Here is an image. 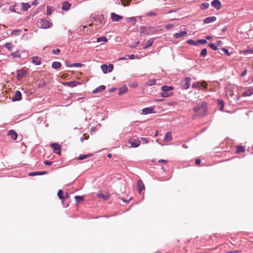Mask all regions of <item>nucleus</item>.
<instances>
[{
  "mask_svg": "<svg viewBox=\"0 0 253 253\" xmlns=\"http://www.w3.org/2000/svg\"><path fill=\"white\" fill-rule=\"evenodd\" d=\"M207 50L206 48H204L202 50L200 55L202 57H205L207 55Z\"/></svg>",
  "mask_w": 253,
  "mask_h": 253,
  "instance_id": "nucleus-42",
  "label": "nucleus"
},
{
  "mask_svg": "<svg viewBox=\"0 0 253 253\" xmlns=\"http://www.w3.org/2000/svg\"><path fill=\"white\" fill-rule=\"evenodd\" d=\"M218 104L220 106V110L222 111L224 107V102L222 100H218Z\"/></svg>",
  "mask_w": 253,
  "mask_h": 253,
  "instance_id": "nucleus-40",
  "label": "nucleus"
},
{
  "mask_svg": "<svg viewBox=\"0 0 253 253\" xmlns=\"http://www.w3.org/2000/svg\"><path fill=\"white\" fill-rule=\"evenodd\" d=\"M92 155L91 154H88L82 155V156H80V157H79L78 158V160H84V159H85L86 158L91 157H92Z\"/></svg>",
  "mask_w": 253,
  "mask_h": 253,
  "instance_id": "nucleus-27",
  "label": "nucleus"
},
{
  "mask_svg": "<svg viewBox=\"0 0 253 253\" xmlns=\"http://www.w3.org/2000/svg\"><path fill=\"white\" fill-rule=\"evenodd\" d=\"M191 78L190 77H186L184 80L181 82L182 88L184 89H187L190 85Z\"/></svg>",
  "mask_w": 253,
  "mask_h": 253,
  "instance_id": "nucleus-3",
  "label": "nucleus"
},
{
  "mask_svg": "<svg viewBox=\"0 0 253 253\" xmlns=\"http://www.w3.org/2000/svg\"><path fill=\"white\" fill-rule=\"evenodd\" d=\"M53 163L52 162H49V161H45V162H44V164L46 165H52Z\"/></svg>",
  "mask_w": 253,
  "mask_h": 253,
  "instance_id": "nucleus-54",
  "label": "nucleus"
},
{
  "mask_svg": "<svg viewBox=\"0 0 253 253\" xmlns=\"http://www.w3.org/2000/svg\"><path fill=\"white\" fill-rule=\"evenodd\" d=\"M89 138V135L87 133H84L83 137L80 138L82 142H83L84 140H86Z\"/></svg>",
  "mask_w": 253,
  "mask_h": 253,
  "instance_id": "nucleus-39",
  "label": "nucleus"
},
{
  "mask_svg": "<svg viewBox=\"0 0 253 253\" xmlns=\"http://www.w3.org/2000/svg\"><path fill=\"white\" fill-rule=\"evenodd\" d=\"M134 58H135V56L133 54H131V55H129V58L130 59H134Z\"/></svg>",
  "mask_w": 253,
  "mask_h": 253,
  "instance_id": "nucleus-62",
  "label": "nucleus"
},
{
  "mask_svg": "<svg viewBox=\"0 0 253 253\" xmlns=\"http://www.w3.org/2000/svg\"><path fill=\"white\" fill-rule=\"evenodd\" d=\"M156 111H155V109L153 107H147L142 109L141 114L142 115H147L150 114H154L155 113Z\"/></svg>",
  "mask_w": 253,
  "mask_h": 253,
  "instance_id": "nucleus-5",
  "label": "nucleus"
},
{
  "mask_svg": "<svg viewBox=\"0 0 253 253\" xmlns=\"http://www.w3.org/2000/svg\"><path fill=\"white\" fill-rule=\"evenodd\" d=\"M211 5L217 10H219L221 8V3L218 0H213L211 3Z\"/></svg>",
  "mask_w": 253,
  "mask_h": 253,
  "instance_id": "nucleus-13",
  "label": "nucleus"
},
{
  "mask_svg": "<svg viewBox=\"0 0 253 253\" xmlns=\"http://www.w3.org/2000/svg\"><path fill=\"white\" fill-rule=\"evenodd\" d=\"M139 32L141 34H144L145 35L148 34L147 28L145 26H141L139 28Z\"/></svg>",
  "mask_w": 253,
  "mask_h": 253,
  "instance_id": "nucleus-26",
  "label": "nucleus"
},
{
  "mask_svg": "<svg viewBox=\"0 0 253 253\" xmlns=\"http://www.w3.org/2000/svg\"><path fill=\"white\" fill-rule=\"evenodd\" d=\"M197 42L198 43L205 44L207 42V41H206V40H205V39H201V40L197 41Z\"/></svg>",
  "mask_w": 253,
  "mask_h": 253,
  "instance_id": "nucleus-45",
  "label": "nucleus"
},
{
  "mask_svg": "<svg viewBox=\"0 0 253 253\" xmlns=\"http://www.w3.org/2000/svg\"><path fill=\"white\" fill-rule=\"evenodd\" d=\"M7 135L9 136L13 140H15L18 136L17 133L14 130H9L7 133Z\"/></svg>",
  "mask_w": 253,
  "mask_h": 253,
  "instance_id": "nucleus-12",
  "label": "nucleus"
},
{
  "mask_svg": "<svg viewBox=\"0 0 253 253\" xmlns=\"http://www.w3.org/2000/svg\"><path fill=\"white\" fill-rule=\"evenodd\" d=\"M21 33V30L19 29L14 30L11 33V36H19Z\"/></svg>",
  "mask_w": 253,
  "mask_h": 253,
  "instance_id": "nucleus-32",
  "label": "nucleus"
},
{
  "mask_svg": "<svg viewBox=\"0 0 253 253\" xmlns=\"http://www.w3.org/2000/svg\"><path fill=\"white\" fill-rule=\"evenodd\" d=\"M187 42L190 44L192 45H196L197 43H198L197 42L196 43L193 40H189V41H188Z\"/></svg>",
  "mask_w": 253,
  "mask_h": 253,
  "instance_id": "nucleus-50",
  "label": "nucleus"
},
{
  "mask_svg": "<svg viewBox=\"0 0 253 253\" xmlns=\"http://www.w3.org/2000/svg\"><path fill=\"white\" fill-rule=\"evenodd\" d=\"M127 91V87L126 86H123L119 88V95H122Z\"/></svg>",
  "mask_w": 253,
  "mask_h": 253,
  "instance_id": "nucleus-24",
  "label": "nucleus"
},
{
  "mask_svg": "<svg viewBox=\"0 0 253 253\" xmlns=\"http://www.w3.org/2000/svg\"><path fill=\"white\" fill-rule=\"evenodd\" d=\"M226 94L227 95H230V96H232V95H233V92L231 91V90L230 89H228V88L227 89L226 91Z\"/></svg>",
  "mask_w": 253,
  "mask_h": 253,
  "instance_id": "nucleus-49",
  "label": "nucleus"
},
{
  "mask_svg": "<svg viewBox=\"0 0 253 253\" xmlns=\"http://www.w3.org/2000/svg\"><path fill=\"white\" fill-rule=\"evenodd\" d=\"M210 47L213 50H215L217 49V47L213 43H210L209 45Z\"/></svg>",
  "mask_w": 253,
  "mask_h": 253,
  "instance_id": "nucleus-47",
  "label": "nucleus"
},
{
  "mask_svg": "<svg viewBox=\"0 0 253 253\" xmlns=\"http://www.w3.org/2000/svg\"><path fill=\"white\" fill-rule=\"evenodd\" d=\"M174 27V25L173 24H167L166 26H165V28L167 29H171L172 28H173Z\"/></svg>",
  "mask_w": 253,
  "mask_h": 253,
  "instance_id": "nucleus-46",
  "label": "nucleus"
},
{
  "mask_svg": "<svg viewBox=\"0 0 253 253\" xmlns=\"http://www.w3.org/2000/svg\"><path fill=\"white\" fill-rule=\"evenodd\" d=\"M111 18L114 22H118L121 20L123 17L121 15H118L114 12L111 13Z\"/></svg>",
  "mask_w": 253,
  "mask_h": 253,
  "instance_id": "nucleus-9",
  "label": "nucleus"
},
{
  "mask_svg": "<svg viewBox=\"0 0 253 253\" xmlns=\"http://www.w3.org/2000/svg\"><path fill=\"white\" fill-rule=\"evenodd\" d=\"M41 27L43 29H47L50 28L51 25L52 23L49 22L47 20H41Z\"/></svg>",
  "mask_w": 253,
  "mask_h": 253,
  "instance_id": "nucleus-6",
  "label": "nucleus"
},
{
  "mask_svg": "<svg viewBox=\"0 0 253 253\" xmlns=\"http://www.w3.org/2000/svg\"><path fill=\"white\" fill-rule=\"evenodd\" d=\"M236 148V153L244 152L245 151V148L242 146H238Z\"/></svg>",
  "mask_w": 253,
  "mask_h": 253,
  "instance_id": "nucleus-31",
  "label": "nucleus"
},
{
  "mask_svg": "<svg viewBox=\"0 0 253 253\" xmlns=\"http://www.w3.org/2000/svg\"><path fill=\"white\" fill-rule=\"evenodd\" d=\"M82 64L80 63L72 64V67H81Z\"/></svg>",
  "mask_w": 253,
  "mask_h": 253,
  "instance_id": "nucleus-53",
  "label": "nucleus"
},
{
  "mask_svg": "<svg viewBox=\"0 0 253 253\" xmlns=\"http://www.w3.org/2000/svg\"><path fill=\"white\" fill-rule=\"evenodd\" d=\"M153 40H152V39H150L149 40H148L147 42H146V46L144 47V48H146L148 47H150L153 44Z\"/></svg>",
  "mask_w": 253,
  "mask_h": 253,
  "instance_id": "nucleus-35",
  "label": "nucleus"
},
{
  "mask_svg": "<svg viewBox=\"0 0 253 253\" xmlns=\"http://www.w3.org/2000/svg\"><path fill=\"white\" fill-rule=\"evenodd\" d=\"M113 65L110 64L108 67V68H109L108 72H111L113 70Z\"/></svg>",
  "mask_w": 253,
  "mask_h": 253,
  "instance_id": "nucleus-56",
  "label": "nucleus"
},
{
  "mask_svg": "<svg viewBox=\"0 0 253 253\" xmlns=\"http://www.w3.org/2000/svg\"><path fill=\"white\" fill-rule=\"evenodd\" d=\"M21 93L20 91L17 90L14 95L12 97V100L13 101H19L21 99Z\"/></svg>",
  "mask_w": 253,
  "mask_h": 253,
  "instance_id": "nucleus-10",
  "label": "nucleus"
},
{
  "mask_svg": "<svg viewBox=\"0 0 253 253\" xmlns=\"http://www.w3.org/2000/svg\"><path fill=\"white\" fill-rule=\"evenodd\" d=\"M102 71L104 73H106L108 71V67L107 65L104 64L101 66Z\"/></svg>",
  "mask_w": 253,
  "mask_h": 253,
  "instance_id": "nucleus-34",
  "label": "nucleus"
},
{
  "mask_svg": "<svg viewBox=\"0 0 253 253\" xmlns=\"http://www.w3.org/2000/svg\"><path fill=\"white\" fill-rule=\"evenodd\" d=\"M187 33L186 31H181L179 33L175 34L174 36L175 38L179 39L187 35Z\"/></svg>",
  "mask_w": 253,
  "mask_h": 253,
  "instance_id": "nucleus-20",
  "label": "nucleus"
},
{
  "mask_svg": "<svg viewBox=\"0 0 253 253\" xmlns=\"http://www.w3.org/2000/svg\"><path fill=\"white\" fill-rule=\"evenodd\" d=\"M98 18L99 19L100 21H101L104 19V16L102 15H101L98 17Z\"/></svg>",
  "mask_w": 253,
  "mask_h": 253,
  "instance_id": "nucleus-61",
  "label": "nucleus"
},
{
  "mask_svg": "<svg viewBox=\"0 0 253 253\" xmlns=\"http://www.w3.org/2000/svg\"><path fill=\"white\" fill-rule=\"evenodd\" d=\"M216 18L215 16L209 17L205 18L204 20V23L205 24L210 23L211 22L215 21L216 20Z\"/></svg>",
  "mask_w": 253,
  "mask_h": 253,
  "instance_id": "nucleus-14",
  "label": "nucleus"
},
{
  "mask_svg": "<svg viewBox=\"0 0 253 253\" xmlns=\"http://www.w3.org/2000/svg\"><path fill=\"white\" fill-rule=\"evenodd\" d=\"M155 84H156V80H150L147 83V84L148 86H151V85H154Z\"/></svg>",
  "mask_w": 253,
  "mask_h": 253,
  "instance_id": "nucleus-41",
  "label": "nucleus"
},
{
  "mask_svg": "<svg viewBox=\"0 0 253 253\" xmlns=\"http://www.w3.org/2000/svg\"><path fill=\"white\" fill-rule=\"evenodd\" d=\"M145 188L143 182L141 180H139L137 181V189L139 193Z\"/></svg>",
  "mask_w": 253,
  "mask_h": 253,
  "instance_id": "nucleus-15",
  "label": "nucleus"
},
{
  "mask_svg": "<svg viewBox=\"0 0 253 253\" xmlns=\"http://www.w3.org/2000/svg\"><path fill=\"white\" fill-rule=\"evenodd\" d=\"M128 142L132 147H137L140 144V141L138 139H131Z\"/></svg>",
  "mask_w": 253,
  "mask_h": 253,
  "instance_id": "nucleus-8",
  "label": "nucleus"
},
{
  "mask_svg": "<svg viewBox=\"0 0 253 253\" xmlns=\"http://www.w3.org/2000/svg\"><path fill=\"white\" fill-rule=\"evenodd\" d=\"M97 196L99 198H101L104 199V200H107L109 198V195L107 194H103L102 193H99L97 194Z\"/></svg>",
  "mask_w": 253,
  "mask_h": 253,
  "instance_id": "nucleus-21",
  "label": "nucleus"
},
{
  "mask_svg": "<svg viewBox=\"0 0 253 253\" xmlns=\"http://www.w3.org/2000/svg\"><path fill=\"white\" fill-rule=\"evenodd\" d=\"M65 65L68 67H72V64H71L69 61H66L65 62Z\"/></svg>",
  "mask_w": 253,
  "mask_h": 253,
  "instance_id": "nucleus-55",
  "label": "nucleus"
},
{
  "mask_svg": "<svg viewBox=\"0 0 253 253\" xmlns=\"http://www.w3.org/2000/svg\"><path fill=\"white\" fill-rule=\"evenodd\" d=\"M247 69L244 70L243 71V72L241 73V76L243 77L245 76L247 74Z\"/></svg>",
  "mask_w": 253,
  "mask_h": 253,
  "instance_id": "nucleus-59",
  "label": "nucleus"
},
{
  "mask_svg": "<svg viewBox=\"0 0 253 253\" xmlns=\"http://www.w3.org/2000/svg\"><path fill=\"white\" fill-rule=\"evenodd\" d=\"M173 87L172 86H163L161 88L163 92L161 93V96L164 97H167L171 95V93L168 92L169 91L173 89Z\"/></svg>",
  "mask_w": 253,
  "mask_h": 253,
  "instance_id": "nucleus-2",
  "label": "nucleus"
},
{
  "mask_svg": "<svg viewBox=\"0 0 253 253\" xmlns=\"http://www.w3.org/2000/svg\"><path fill=\"white\" fill-rule=\"evenodd\" d=\"M51 8L49 6H47V14L48 15H50L51 14Z\"/></svg>",
  "mask_w": 253,
  "mask_h": 253,
  "instance_id": "nucleus-48",
  "label": "nucleus"
},
{
  "mask_svg": "<svg viewBox=\"0 0 253 253\" xmlns=\"http://www.w3.org/2000/svg\"><path fill=\"white\" fill-rule=\"evenodd\" d=\"M11 55L14 57H20V53L18 51H15L11 53Z\"/></svg>",
  "mask_w": 253,
  "mask_h": 253,
  "instance_id": "nucleus-44",
  "label": "nucleus"
},
{
  "mask_svg": "<svg viewBox=\"0 0 253 253\" xmlns=\"http://www.w3.org/2000/svg\"><path fill=\"white\" fill-rule=\"evenodd\" d=\"M158 162L160 163H163L165 164H167L168 162V161L167 160H163V159L159 160Z\"/></svg>",
  "mask_w": 253,
  "mask_h": 253,
  "instance_id": "nucleus-58",
  "label": "nucleus"
},
{
  "mask_svg": "<svg viewBox=\"0 0 253 253\" xmlns=\"http://www.w3.org/2000/svg\"><path fill=\"white\" fill-rule=\"evenodd\" d=\"M64 85H66L69 86H75L77 85V84H78V83L76 81H73V82H64L63 84Z\"/></svg>",
  "mask_w": 253,
  "mask_h": 253,
  "instance_id": "nucleus-23",
  "label": "nucleus"
},
{
  "mask_svg": "<svg viewBox=\"0 0 253 253\" xmlns=\"http://www.w3.org/2000/svg\"><path fill=\"white\" fill-rule=\"evenodd\" d=\"M107 41H108V40L105 37H101L98 38L97 39V42H107Z\"/></svg>",
  "mask_w": 253,
  "mask_h": 253,
  "instance_id": "nucleus-37",
  "label": "nucleus"
},
{
  "mask_svg": "<svg viewBox=\"0 0 253 253\" xmlns=\"http://www.w3.org/2000/svg\"><path fill=\"white\" fill-rule=\"evenodd\" d=\"M46 173V171H42L40 172H31L29 173V175L30 176H33V175H42Z\"/></svg>",
  "mask_w": 253,
  "mask_h": 253,
  "instance_id": "nucleus-30",
  "label": "nucleus"
},
{
  "mask_svg": "<svg viewBox=\"0 0 253 253\" xmlns=\"http://www.w3.org/2000/svg\"><path fill=\"white\" fill-rule=\"evenodd\" d=\"M147 15L150 16H154L156 15V13L154 12H149L148 14H147Z\"/></svg>",
  "mask_w": 253,
  "mask_h": 253,
  "instance_id": "nucleus-57",
  "label": "nucleus"
},
{
  "mask_svg": "<svg viewBox=\"0 0 253 253\" xmlns=\"http://www.w3.org/2000/svg\"><path fill=\"white\" fill-rule=\"evenodd\" d=\"M75 199H76V202L77 203L80 202V201H82L84 200V198L82 196H76L75 197Z\"/></svg>",
  "mask_w": 253,
  "mask_h": 253,
  "instance_id": "nucleus-43",
  "label": "nucleus"
},
{
  "mask_svg": "<svg viewBox=\"0 0 253 253\" xmlns=\"http://www.w3.org/2000/svg\"><path fill=\"white\" fill-rule=\"evenodd\" d=\"M71 6V4L68 2H64L62 4V9L63 10L67 11L69 9Z\"/></svg>",
  "mask_w": 253,
  "mask_h": 253,
  "instance_id": "nucleus-22",
  "label": "nucleus"
},
{
  "mask_svg": "<svg viewBox=\"0 0 253 253\" xmlns=\"http://www.w3.org/2000/svg\"><path fill=\"white\" fill-rule=\"evenodd\" d=\"M22 10L23 11H26L31 7V5L28 3H22Z\"/></svg>",
  "mask_w": 253,
  "mask_h": 253,
  "instance_id": "nucleus-25",
  "label": "nucleus"
},
{
  "mask_svg": "<svg viewBox=\"0 0 253 253\" xmlns=\"http://www.w3.org/2000/svg\"><path fill=\"white\" fill-rule=\"evenodd\" d=\"M209 6V4L207 2H204L201 6V8L203 10L207 9Z\"/></svg>",
  "mask_w": 253,
  "mask_h": 253,
  "instance_id": "nucleus-36",
  "label": "nucleus"
},
{
  "mask_svg": "<svg viewBox=\"0 0 253 253\" xmlns=\"http://www.w3.org/2000/svg\"><path fill=\"white\" fill-rule=\"evenodd\" d=\"M137 86V84H136V83H133V84H132V85H131V86H132V87H136Z\"/></svg>",
  "mask_w": 253,
  "mask_h": 253,
  "instance_id": "nucleus-63",
  "label": "nucleus"
},
{
  "mask_svg": "<svg viewBox=\"0 0 253 253\" xmlns=\"http://www.w3.org/2000/svg\"><path fill=\"white\" fill-rule=\"evenodd\" d=\"M106 88V86L105 85H102L98 87H97L96 89H95L92 92L93 93H96L98 92H100L104 90H105Z\"/></svg>",
  "mask_w": 253,
  "mask_h": 253,
  "instance_id": "nucleus-16",
  "label": "nucleus"
},
{
  "mask_svg": "<svg viewBox=\"0 0 253 253\" xmlns=\"http://www.w3.org/2000/svg\"><path fill=\"white\" fill-rule=\"evenodd\" d=\"M27 72L24 70H19L17 71V79L18 80H20L26 74Z\"/></svg>",
  "mask_w": 253,
  "mask_h": 253,
  "instance_id": "nucleus-11",
  "label": "nucleus"
},
{
  "mask_svg": "<svg viewBox=\"0 0 253 253\" xmlns=\"http://www.w3.org/2000/svg\"><path fill=\"white\" fill-rule=\"evenodd\" d=\"M193 117H199L204 116L207 115V105L205 102H201L194 107Z\"/></svg>",
  "mask_w": 253,
  "mask_h": 253,
  "instance_id": "nucleus-1",
  "label": "nucleus"
},
{
  "mask_svg": "<svg viewBox=\"0 0 253 253\" xmlns=\"http://www.w3.org/2000/svg\"><path fill=\"white\" fill-rule=\"evenodd\" d=\"M222 50L223 51L224 54H226L228 56H230V54L228 50L226 48H222Z\"/></svg>",
  "mask_w": 253,
  "mask_h": 253,
  "instance_id": "nucleus-51",
  "label": "nucleus"
},
{
  "mask_svg": "<svg viewBox=\"0 0 253 253\" xmlns=\"http://www.w3.org/2000/svg\"><path fill=\"white\" fill-rule=\"evenodd\" d=\"M126 21L128 23L131 22L133 25L135 24L136 22V19L134 17H129L127 18Z\"/></svg>",
  "mask_w": 253,
  "mask_h": 253,
  "instance_id": "nucleus-33",
  "label": "nucleus"
},
{
  "mask_svg": "<svg viewBox=\"0 0 253 253\" xmlns=\"http://www.w3.org/2000/svg\"><path fill=\"white\" fill-rule=\"evenodd\" d=\"M172 139V136L171 132H168L165 134V137L164 138V141L165 142H169Z\"/></svg>",
  "mask_w": 253,
  "mask_h": 253,
  "instance_id": "nucleus-19",
  "label": "nucleus"
},
{
  "mask_svg": "<svg viewBox=\"0 0 253 253\" xmlns=\"http://www.w3.org/2000/svg\"><path fill=\"white\" fill-rule=\"evenodd\" d=\"M192 88H200L201 87L203 88H206L207 87V84L205 82H202L200 83V82H197L193 84Z\"/></svg>",
  "mask_w": 253,
  "mask_h": 253,
  "instance_id": "nucleus-4",
  "label": "nucleus"
},
{
  "mask_svg": "<svg viewBox=\"0 0 253 253\" xmlns=\"http://www.w3.org/2000/svg\"><path fill=\"white\" fill-rule=\"evenodd\" d=\"M253 94V88H250L248 90L245 91L243 94V96H250Z\"/></svg>",
  "mask_w": 253,
  "mask_h": 253,
  "instance_id": "nucleus-18",
  "label": "nucleus"
},
{
  "mask_svg": "<svg viewBox=\"0 0 253 253\" xmlns=\"http://www.w3.org/2000/svg\"><path fill=\"white\" fill-rule=\"evenodd\" d=\"M57 195L61 200H65V198L64 196L63 192L62 190L60 189L58 191Z\"/></svg>",
  "mask_w": 253,
  "mask_h": 253,
  "instance_id": "nucleus-29",
  "label": "nucleus"
},
{
  "mask_svg": "<svg viewBox=\"0 0 253 253\" xmlns=\"http://www.w3.org/2000/svg\"><path fill=\"white\" fill-rule=\"evenodd\" d=\"M51 146L53 148V152L54 153L60 154V150L61 147L59 144L56 143H54L51 144Z\"/></svg>",
  "mask_w": 253,
  "mask_h": 253,
  "instance_id": "nucleus-7",
  "label": "nucleus"
},
{
  "mask_svg": "<svg viewBox=\"0 0 253 253\" xmlns=\"http://www.w3.org/2000/svg\"><path fill=\"white\" fill-rule=\"evenodd\" d=\"M116 90L115 88H112L110 90V92H113Z\"/></svg>",
  "mask_w": 253,
  "mask_h": 253,
  "instance_id": "nucleus-64",
  "label": "nucleus"
},
{
  "mask_svg": "<svg viewBox=\"0 0 253 253\" xmlns=\"http://www.w3.org/2000/svg\"><path fill=\"white\" fill-rule=\"evenodd\" d=\"M60 52V50L59 49H54L52 50V52L54 54H57Z\"/></svg>",
  "mask_w": 253,
  "mask_h": 253,
  "instance_id": "nucleus-52",
  "label": "nucleus"
},
{
  "mask_svg": "<svg viewBox=\"0 0 253 253\" xmlns=\"http://www.w3.org/2000/svg\"><path fill=\"white\" fill-rule=\"evenodd\" d=\"M4 46L9 50L12 48L13 45L11 42H6L4 44Z\"/></svg>",
  "mask_w": 253,
  "mask_h": 253,
  "instance_id": "nucleus-38",
  "label": "nucleus"
},
{
  "mask_svg": "<svg viewBox=\"0 0 253 253\" xmlns=\"http://www.w3.org/2000/svg\"><path fill=\"white\" fill-rule=\"evenodd\" d=\"M61 64L59 62H53L52 63V67L54 69H57L60 68Z\"/></svg>",
  "mask_w": 253,
  "mask_h": 253,
  "instance_id": "nucleus-28",
  "label": "nucleus"
},
{
  "mask_svg": "<svg viewBox=\"0 0 253 253\" xmlns=\"http://www.w3.org/2000/svg\"><path fill=\"white\" fill-rule=\"evenodd\" d=\"M41 58L39 57L34 56L32 58V63L36 65H40L41 64Z\"/></svg>",
  "mask_w": 253,
  "mask_h": 253,
  "instance_id": "nucleus-17",
  "label": "nucleus"
},
{
  "mask_svg": "<svg viewBox=\"0 0 253 253\" xmlns=\"http://www.w3.org/2000/svg\"><path fill=\"white\" fill-rule=\"evenodd\" d=\"M195 163L197 165H200V164H201V160L200 159H196V161H195Z\"/></svg>",
  "mask_w": 253,
  "mask_h": 253,
  "instance_id": "nucleus-60",
  "label": "nucleus"
}]
</instances>
